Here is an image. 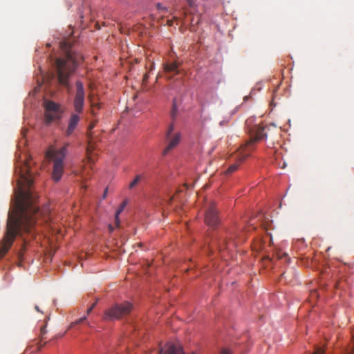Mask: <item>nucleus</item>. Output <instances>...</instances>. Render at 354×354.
Masks as SVG:
<instances>
[{
  "label": "nucleus",
  "instance_id": "obj_2",
  "mask_svg": "<svg viewBox=\"0 0 354 354\" xmlns=\"http://www.w3.org/2000/svg\"><path fill=\"white\" fill-rule=\"evenodd\" d=\"M59 47L64 53V57L56 59V71L58 82L68 89H71L69 77L73 74L78 64L82 61V55L76 52L69 39L59 43Z\"/></svg>",
  "mask_w": 354,
  "mask_h": 354
},
{
  "label": "nucleus",
  "instance_id": "obj_18",
  "mask_svg": "<svg viewBox=\"0 0 354 354\" xmlns=\"http://www.w3.org/2000/svg\"><path fill=\"white\" fill-rule=\"evenodd\" d=\"M46 333H47V330L46 328V326L41 327V330H40V337H39L41 341L42 339H44V335L45 334H46Z\"/></svg>",
  "mask_w": 354,
  "mask_h": 354
},
{
  "label": "nucleus",
  "instance_id": "obj_19",
  "mask_svg": "<svg viewBox=\"0 0 354 354\" xmlns=\"http://www.w3.org/2000/svg\"><path fill=\"white\" fill-rule=\"evenodd\" d=\"M86 319V316H84L77 320H76L75 322H73L71 324V326H73L76 324H81L82 322H83L84 321H85Z\"/></svg>",
  "mask_w": 354,
  "mask_h": 354
},
{
  "label": "nucleus",
  "instance_id": "obj_20",
  "mask_svg": "<svg viewBox=\"0 0 354 354\" xmlns=\"http://www.w3.org/2000/svg\"><path fill=\"white\" fill-rule=\"evenodd\" d=\"M97 303V300H96L93 304H92V305L87 309L86 310V315H89L91 311L93 310V309L95 308V306H96Z\"/></svg>",
  "mask_w": 354,
  "mask_h": 354
},
{
  "label": "nucleus",
  "instance_id": "obj_21",
  "mask_svg": "<svg viewBox=\"0 0 354 354\" xmlns=\"http://www.w3.org/2000/svg\"><path fill=\"white\" fill-rule=\"evenodd\" d=\"M176 113H177V109L175 106V105L173 106V109H172V111H171V116L173 119L175 118L176 115Z\"/></svg>",
  "mask_w": 354,
  "mask_h": 354
},
{
  "label": "nucleus",
  "instance_id": "obj_26",
  "mask_svg": "<svg viewBox=\"0 0 354 354\" xmlns=\"http://www.w3.org/2000/svg\"><path fill=\"white\" fill-rule=\"evenodd\" d=\"M107 192H108V189L106 188L104 192L103 198H105L106 197Z\"/></svg>",
  "mask_w": 354,
  "mask_h": 354
},
{
  "label": "nucleus",
  "instance_id": "obj_34",
  "mask_svg": "<svg viewBox=\"0 0 354 354\" xmlns=\"http://www.w3.org/2000/svg\"><path fill=\"white\" fill-rule=\"evenodd\" d=\"M173 198H171L169 200V203H170L172 201Z\"/></svg>",
  "mask_w": 354,
  "mask_h": 354
},
{
  "label": "nucleus",
  "instance_id": "obj_29",
  "mask_svg": "<svg viewBox=\"0 0 354 354\" xmlns=\"http://www.w3.org/2000/svg\"><path fill=\"white\" fill-rule=\"evenodd\" d=\"M44 219H45V221H48L49 220H50V216H46L44 217Z\"/></svg>",
  "mask_w": 354,
  "mask_h": 354
},
{
  "label": "nucleus",
  "instance_id": "obj_3",
  "mask_svg": "<svg viewBox=\"0 0 354 354\" xmlns=\"http://www.w3.org/2000/svg\"><path fill=\"white\" fill-rule=\"evenodd\" d=\"M265 127L257 126L254 128V132L251 135L250 140L242 145L236 153V162L231 165L225 171L226 174H232L235 171L240 164L245 160L255 149L256 143L267 137L264 133Z\"/></svg>",
  "mask_w": 354,
  "mask_h": 354
},
{
  "label": "nucleus",
  "instance_id": "obj_32",
  "mask_svg": "<svg viewBox=\"0 0 354 354\" xmlns=\"http://www.w3.org/2000/svg\"><path fill=\"white\" fill-rule=\"evenodd\" d=\"M236 239H238V241H243L242 242H243V241H244V239H239V237H236Z\"/></svg>",
  "mask_w": 354,
  "mask_h": 354
},
{
  "label": "nucleus",
  "instance_id": "obj_31",
  "mask_svg": "<svg viewBox=\"0 0 354 354\" xmlns=\"http://www.w3.org/2000/svg\"><path fill=\"white\" fill-rule=\"evenodd\" d=\"M147 78H148V75L147 74H145L144 76V80L147 81Z\"/></svg>",
  "mask_w": 354,
  "mask_h": 354
},
{
  "label": "nucleus",
  "instance_id": "obj_25",
  "mask_svg": "<svg viewBox=\"0 0 354 354\" xmlns=\"http://www.w3.org/2000/svg\"><path fill=\"white\" fill-rule=\"evenodd\" d=\"M324 353V351L322 348H319L314 354H323Z\"/></svg>",
  "mask_w": 354,
  "mask_h": 354
},
{
  "label": "nucleus",
  "instance_id": "obj_17",
  "mask_svg": "<svg viewBox=\"0 0 354 354\" xmlns=\"http://www.w3.org/2000/svg\"><path fill=\"white\" fill-rule=\"evenodd\" d=\"M91 113L93 115H95L96 111L100 109V104L99 103L93 102V100H91Z\"/></svg>",
  "mask_w": 354,
  "mask_h": 354
},
{
  "label": "nucleus",
  "instance_id": "obj_12",
  "mask_svg": "<svg viewBox=\"0 0 354 354\" xmlns=\"http://www.w3.org/2000/svg\"><path fill=\"white\" fill-rule=\"evenodd\" d=\"M97 121H94V122H92L89 126H88V147H87V149H86V153H87V156H88V160L90 162H91L93 161L92 160V158H91V152L95 149V147H94V145L93 143V138L91 136V131L95 127V124H96Z\"/></svg>",
  "mask_w": 354,
  "mask_h": 354
},
{
  "label": "nucleus",
  "instance_id": "obj_23",
  "mask_svg": "<svg viewBox=\"0 0 354 354\" xmlns=\"http://www.w3.org/2000/svg\"><path fill=\"white\" fill-rule=\"evenodd\" d=\"M188 5L191 7V8H193L195 6V3H194V0H186Z\"/></svg>",
  "mask_w": 354,
  "mask_h": 354
},
{
  "label": "nucleus",
  "instance_id": "obj_5",
  "mask_svg": "<svg viewBox=\"0 0 354 354\" xmlns=\"http://www.w3.org/2000/svg\"><path fill=\"white\" fill-rule=\"evenodd\" d=\"M236 236V235L231 231L225 234L218 235L212 240V244L223 254H224L225 251L230 252L233 248H236L239 243H242L243 241H235ZM223 257H225L224 254H223Z\"/></svg>",
  "mask_w": 354,
  "mask_h": 354
},
{
  "label": "nucleus",
  "instance_id": "obj_30",
  "mask_svg": "<svg viewBox=\"0 0 354 354\" xmlns=\"http://www.w3.org/2000/svg\"><path fill=\"white\" fill-rule=\"evenodd\" d=\"M35 309L38 312H41L38 306H35Z\"/></svg>",
  "mask_w": 354,
  "mask_h": 354
},
{
  "label": "nucleus",
  "instance_id": "obj_4",
  "mask_svg": "<svg viewBox=\"0 0 354 354\" xmlns=\"http://www.w3.org/2000/svg\"><path fill=\"white\" fill-rule=\"evenodd\" d=\"M68 145L67 143L60 149L50 147L46 153V158L53 163L52 178L55 182L59 181L64 174Z\"/></svg>",
  "mask_w": 354,
  "mask_h": 354
},
{
  "label": "nucleus",
  "instance_id": "obj_16",
  "mask_svg": "<svg viewBox=\"0 0 354 354\" xmlns=\"http://www.w3.org/2000/svg\"><path fill=\"white\" fill-rule=\"evenodd\" d=\"M127 204V201H123L121 205H120L119 208L117 209L115 214V223L117 226L120 225V219L119 216L121 214V212L124 210L126 205Z\"/></svg>",
  "mask_w": 354,
  "mask_h": 354
},
{
  "label": "nucleus",
  "instance_id": "obj_22",
  "mask_svg": "<svg viewBox=\"0 0 354 354\" xmlns=\"http://www.w3.org/2000/svg\"><path fill=\"white\" fill-rule=\"evenodd\" d=\"M157 9L159 10H165V8L160 3L156 5Z\"/></svg>",
  "mask_w": 354,
  "mask_h": 354
},
{
  "label": "nucleus",
  "instance_id": "obj_28",
  "mask_svg": "<svg viewBox=\"0 0 354 354\" xmlns=\"http://www.w3.org/2000/svg\"><path fill=\"white\" fill-rule=\"evenodd\" d=\"M95 28H96V29H98V30H99V29H100V24H98V23H96V24H95Z\"/></svg>",
  "mask_w": 354,
  "mask_h": 354
},
{
  "label": "nucleus",
  "instance_id": "obj_35",
  "mask_svg": "<svg viewBox=\"0 0 354 354\" xmlns=\"http://www.w3.org/2000/svg\"><path fill=\"white\" fill-rule=\"evenodd\" d=\"M167 23H169V22H171V21L170 19H167Z\"/></svg>",
  "mask_w": 354,
  "mask_h": 354
},
{
  "label": "nucleus",
  "instance_id": "obj_1",
  "mask_svg": "<svg viewBox=\"0 0 354 354\" xmlns=\"http://www.w3.org/2000/svg\"><path fill=\"white\" fill-rule=\"evenodd\" d=\"M15 174L18 176L17 185L19 198L15 208L8 212L6 229L4 236L0 241V259L2 258L12 245L16 236L23 240L21 248L17 256L20 260L23 259L26 250L28 243L25 234L35 237L38 233L37 219L44 214L36 205L37 196L30 189L33 183L32 171L30 162L27 159L17 161L15 165Z\"/></svg>",
  "mask_w": 354,
  "mask_h": 354
},
{
  "label": "nucleus",
  "instance_id": "obj_11",
  "mask_svg": "<svg viewBox=\"0 0 354 354\" xmlns=\"http://www.w3.org/2000/svg\"><path fill=\"white\" fill-rule=\"evenodd\" d=\"M80 120V117L77 113H73L71 114L68 123V127L66 131V135L67 136H70L75 131L76 127H77V124Z\"/></svg>",
  "mask_w": 354,
  "mask_h": 354
},
{
  "label": "nucleus",
  "instance_id": "obj_33",
  "mask_svg": "<svg viewBox=\"0 0 354 354\" xmlns=\"http://www.w3.org/2000/svg\"><path fill=\"white\" fill-rule=\"evenodd\" d=\"M42 346H43V345H41H41H39V346H38V350L39 351Z\"/></svg>",
  "mask_w": 354,
  "mask_h": 354
},
{
  "label": "nucleus",
  "instance_id": "obj_8",
  "mask_svg": "<svg viewBox=\"0 0 354 354\" xmlns=\"http://www.w3.org/2000/svg\"><path fill=\"white\" fill-rule=\"evenodd\" d=\"M205 222L207 225L212 228L216 227L221 223V218L218 211L214 202H211L205 211Z\"/></svg>",
  "mask_w": 354,
  "mask_h": 354
},
{
  "label": "nucleus",
  "instance_id": "obj_10",
  "mask_svg": "<svg viewBox=\"0 0 354 354\" xmlns=\"http://www.w3.org/2000/svg\"><path fill=\"white\" fill-rule=\"evenodd\" d=\"M76 93L73 100V106L76 113H81L83 111L84 104V89L81 81H77L75 83Z\"/></svg>",
  "mask_w": 354,
  "mask_h": 354
},
{
  "label": "nucleus",
  "instance_id": "obj_6",
  "mask_svg": "<svg viewBox=\"0 0 354 354\" xmlns=\"http://www.w3.org/2000/svg\"><path fill=\"white\" fill-rule=\"evenodd\" d=\"M131 309L132 305L129 302L116 304L105 311L103 319L104 320L120 319L129 315Z\"/></svg>",
  "mask_w": 354,
  "mask_h": 354
},
{
  "label": "nucleus",
  "instance_id": "obj_27",
  "mask_svg": "<svg viewBox=\"0 0 354 354\" xmlns=\"http://www.w3.org/2000/svg\"><path fill=\"white\" fill-rule=\"evenodd\" d=\"M108 227L110 232H112L114 230L113 227L111 225H109Z\"/></svg>",
  "mask_w": 354,
  "mask_h": 354
},
{
  "label": "nucleus",
  "instance_id": "obj_24",
  "mask_svg": "<svg viewBox=\"0 0 354 354\" xmlns=\"http://www.w3.org/2000/svg\"><path fill=\"white\" fill-rule=\"evenodd\" d=\"M221 354H232V353H231L230 351H229L228 349L223 348V349H222Z\"/></svg>",
  "mask_w": 354,
  "mask_h": 354
},
{
  "label": "nucleus",
  "instance_id": "obj_14",
  "mask_svg": "<svg viewBox=\"0 0 354 354\" xmlns=\"http://www.w3.org/2000/svg\"><path fill=\"white\" fill-rule=\"evenodd\" d=\"M164 71L167 74H171L168 78L171 79L174 75L178 73V64L176 62L166 63L164 64Z\"/></svg>",
  "mask_w": 354,
  "mask_h": 354
},
{
  "label": "nucleus",
  "instance_id": "obj_13",
  "mask_svg": "<svg viewBox=\"0 0 354 354\" xmlns=\"http://www.w3.org/2000/svg\"><path fill=\"white\" fill-rule=\"evenodd\" d=\"M160 353L164 354H185L183 351V348L180 345H174L173 344L168 343L165 345V348L160 350Z\"/></svg>",
  "mask_w": 354,
  "mask_h": 354
},
{
  "label": "nucleus",
  "instance_id": "obj_7",
  "mask_svg": "<svg viewBox=\"0 0 354 354\" xmlns=\"http://www.w3.org/2000/svg\"><path fill=\"white\" fill-rule=\"evenodd\" d=\"M44 108L45 121L47 124L58 120L62 118L63 111L59 104L51 100H45Z\"/></svg>",
  "mask_w": 354,
  "mask_h": 354
},
{
  "label": "nucleus",
  "instance_id": "obj_9",
  "mask_svg": "<svg viewBox=\"0 0 354 354\" xmlns=\"http://www.w3.org/2000/svg\"><path fill=\"white\" fill-rule=\"evenodd\" d=\"M174 129V124H171L166 132V139L169 141L168 145L162 151V156H166L170 150L176 147L180 140V133H175L172 134Z\"/></svg>",
  "mask_w": 354,
  "mask_h": 354
},
{
  "label": "nucleus",
  "instance_id": "obj_15",
  "mask_svg": "<svg viewBox=\"0 0 354 354\" xmlns=\"http://www.w3.org/2000/svg\"><path fill=\"white\" fill-rule=\"evenodd\" d=\"M145 176L143 174H138L135 176L133 180L129 183L128 187L129 189H133L136 187L142 180L145 179Z\"/></svg>",
  "mask_w": 354,
  "mask_h": 354
}]
</instances>
